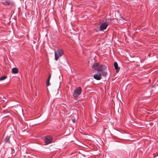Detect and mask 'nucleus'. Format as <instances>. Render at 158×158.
<instances>
[{
    "label": "nucleus",
    "instance_id": "1",
    "mask_svg": "<svg viewBox=\"0 0 158 158\" xmlns=\"http://www.w3.org/2000/svg\"><path fill=\"white\" fill-rule=\"evenodd\" d=\"M107 69V67L102 65H99L98 70V73H101L103 76L105 77L106 76L107 73L106 72L104 71Z\"/></svg>",
    "mask_w": 158,
    "mask_h": 158
},
{
    "label": "nucleus",
    "instance_id": "2",
    "mask_svg": "<svg viewBox=\"0 0 158 158\" xmlns=\"http://www.w3.org/2000/svg\"><path fill=\"white\" fill-rule=\"evenodd\" d=\"M64 54L62 50L59 49L56 51H55V59L56 60H57L58 58Z\"/></svg>",
    "mask_w": 158,
    "mask_h": 158
},
{
    "label": "nucleus",
    "instance_id": "3",
    "mask_svg": "<svg viewBox=\"0 0 158 158\" xmlns=\"http://www.w3.org/2000/svg\"><path fill=\"white\" fill-rule=\"evenodd\" d=\"M81 88L80 87H77L74 91L73 96L74 98L78 97L81 94Z\"/></svg>",
    "mask_w": 158,
    "mask_h": 158
},
{
    "label": "nucleus",
    "instance_id": "4",
    "mask_svg": "<svg viewBox=\"0 0 158 158\" xmlns=\"http://www.w3.org/2000/svg\"><path fill=\"white\" fill-rule=\"evenodd\" d=\"M98 73L95 74L94 75V77L95 79L99 80L101 79L102 75H102L101 73Z\"/></svg>",
    "mask_w": 158,
    "mask_h": 158
},
{
    "label": "nucleus",
    "instance_id": "5",
    "mask_svg": "<svg viewBox=\"0 0 158 158\" xmlns=\"http://www.w3.org/2000/svg\"><path fill=\"white\" fill-rule=\"evenodd\" d=\"M108 26L106 23H102L100 26V29L101 31H102L106 29Z\"/></svg>",
    "mask_w": 158,
    "mask_h": 158
},
{
    "label": "nucleus",
    "instance_id": "6",
    "mask_svg": "<svg viewBox=\"0 0 158 158\" xmlns=\"http://www.w3.org/2000/svg\"><path fill=\"white\" fill-rule=\"evenodd\" d=\"M52 139H45L44 142L45 145H48L52 142Z\"/></svg>",
    "mask_w": 158,
    "mask_h": 158
},
{
    "label": "nucleus",
    "instance_id": "7",
    "mask_svg": "<svg viewBox=\"0 0 158 158\" xmlns=\"http://www.w3.org/2000/svg\"><path fill=\"white\" fill-rule=\"evenodd\" d=\"M99 65V64L98 63H95L92 65V68L95 70H96L98 69Z\"/></svg>",
    "mask_w": 158,
    "mask_h": 158
},
{
    "label": "nucleus",
    "instance_id": "8",
    "mask_svg": "<svg viewBox=\"0 0 158 158\" xmlns=\"http://www.w3.org/2000/svg\"><path fill=\"white\" fill-rule=\"evenodd\" d=\"M114 67L115 69L116 70V72L117 73H118V72L120 70V68L118 67V64H117V62H115L114 63Z\"/></svg>",
    "mask_w": 158,
    "mask_h": 158
},
{
    "label": "nucleus",
    "instance_id": "9",
    "mask_svg": "<svg viewBox=\"0 0 158 158\" xmlns=\"http://www.w3.org/2000/svg\"><path fill=\"white\" fill-rule=\"evenodd\" d=\"M12 72L13 73H17L18 72V69L17 68H13L12 69Z\"/></svg>",
    "mask_w": 158,
    "mask_h": 158
},
{
    "label": "nucleus",
    "instance_id": "10",
    "mask_svg": "<svg viewBox=\"0 0 158 158\" xmlns=\"http://www.w3.org/2000/svg\"><path fill=\"white\" fill-rule=\"evenodd\" d=\"M51 77V75L50 74L49 75L48 79L47 81V83H46L47 86H48L49 85V84H50L49 81H50V80Z\"/></svg>",
    "mask_w": 158,
    "mask_h": 158
},
{
    "label": "nucleus",
    "instance_id": "11",
    "mask_svg": "<svg viewBox=\"0 0 158 158\" xmlns=\"http://www.w3.org/2000/svg\"><path fill=\"white\" fill-rule=\"evenodd\" d=\"M2 4L4 5L9 6L10 4V3L8 2H2Z\"/></svg>",
    "mask_w": 158,
    "mask_h": 158
},
{
    "label": "nucleus",
    "instance_id": "12",
    "mask_svg": "<svg viewBox=\"0 0 158 158\" xmlns=\"http://www.w3.org/2000/svg\"><path fill=\"white\" fill-rule=\"evenodd\" d=\"M7 77L6 76H4L0 78V81H1L2 80H3L5 79H6V78H7Z\"/></svg>",
    "mask_w": 158,
    "mask_h": 158
},
{
    "label": "nucleus",
    "instance_id": "13",
    "mask_svg": "<svg viewBox=\"0 0 158 158\" xmlns=\"http://www.w3.org/2000/svg\"><path fill=\"white\" fill-rule=\"evenodd\" d=\"M44 138H52V137L51 136V135H48L47 136L45 137Z\"/></svg>",
    "mask_w": 158,
    "mask_h": 158
},
{
    "label": "nucleus",
    "instance_id": "14",
    "mask_svg": "<svg viewBox=\"0 0 158 158\" xmlns=\"http://www.w3.org/2000/svg\"><path fill=\"white\" fill-rule=\"evenodd\" d=\"M85 135L86 136V138H91V136H90L89 135Z\"/></svg>",
    "mask_w": 158,
    "mask_h": 158
},
{
    "label": "nucleus",
    "instance_id": "15",
    "mask_svg": "<svg viewBox=\"0 0 158 158\" xmlns=\"http://www.w3.org/2000/svg\"><path fill=\"white\" fill-rule=\"evenodd\" d=\"M10 139H5V141L6 142H9Z\"/></svg>",
    "mask_w": 158,
    "mask_h": 158
},
{
    "label": "nucleus",
    "instance_id": "16",
    "mask_svg": "<svg viewBox=\"0 0 158 158\" xmlns=\"http://www.w3.org/2000/svg\"><path fill=\"white\" fill-rule=\"evenodd\" d=\"M121 20H122V19L124 20H125V19L124 18H123V17H121Z\"/></svg>",
    "mask_w": 158,
    "mask_h": 158
},
{
    "label": "nucleus",
    "instance_id": "17",
    "mask_svg": "<svg viewBox=\"0 0 158 158\" xmlns=\"http://www.w3.org/2000/svg\"><path fill=\"white\" fill-rule=\"evenodd\" d=\"M126 135H127V137H129L128 136L130 135L129 134H127Z\"/></svg>",
    "mask_w": 158,
    "mask_h": 158
},
{
    "label": "nucleus",
    "instance_id": "18",
    "mask_svg": "<svg viewBox=\"0 0 158 158\" xmlns=\"http://www.w3.org/2000/svg\"><path fill=\"white\" fill-rule=\"evenodd\" d=\"M10 137H12L11 136H10L9 137H7L6 138H8V139H9L10 138Z\"/></svg>",
    "mask_w": 158,
    "mask_h": 158
},
{
    "label": "nucleus",
    "instance_id": "19",
    "mask_svg": "<svg viewBox=\"0 0 158 158\" xmlns=\"http://www.w3.org/2000/svg\"><path fill=\"white\" fill-rule=\"evenodd\" d=\"M73 122H75V120H73Z\"/></svg>",
    "mask_w": 158,
    "mask_h": 158
}]
</instances>
